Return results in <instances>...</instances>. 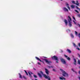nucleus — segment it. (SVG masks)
I'll return each mask as SVG.
<instances>
[{
    "instance_id": "11",
    "label": "nucleus",
    "mask_w": 80,
    "mask_h": 80,
    "mask_svg": "<svg viewBox=\"0 0 80 80\" xmlns=\"http://www.w3.org/2000/svg\"><path fill=\"white\" fill-rule=\"evenodd\" d=\"M63 10H64V11H65V12H68V9H67V8H63Z\"/></svg>"
},
{
    "instance_id": "2",
    "label": "nucleus",
    "mask_w": 80,
    "mask_h": 80,
    "mask_svg": "<svg viewBox=\"0 0 80 80\" xmlns=\"http://www.w3.org/2000/svg\"><path fill=\"white\" fill-rule=\"evenodd\" d=\"M60 70L62 72V75L64 76V77H68V74L66 73L63 69H60Z\"/></svg>"
},
{
    "instance_id": "24",
    "label": "nucleus",
    "mask_w": 80,
    "mask_h": 80,
    "mask_svg": "<svg viewBox=\"0 0 80 80\" xmlns=\"http://www.w3.org/2000/svg\"><path fill=\"white\" fill-rule=\"evenodd\" d=\"M34 77H35V78H37V75H34Z\"/></svg>"
},
{
    "instance_id": "14",
    "label": "nucleus",
    "mask_w": 80,
    "mask_h": 80,
    "mask_svg": "<svg viewBox=\"0 0 80 80\" xmlns=\"http://www.w3.org/2000/svg\"><path fill=\"white\" fill-rule=\"evenodd\" d=\"M59 79H60V80H65V78L63 77H60Z\"/></svg>"
},
{
    "instance_id": "21",
    "label": "nucleus",
    "mask_w": 80,
    "mask_h": 80,
    "mask_svg": "<svg viewBox=\"0 0 80 80\" xmlns=\"http://www.w3.org/2000/svg\"><path fill=\"white\" fill-rule=\"evenodd\" d=\"M78 64H79V65H80V60H78Z\"/></svg>"
},
{
    "instance_id": "20",
    "label": "nucleus",
    "mask_w": 80,
    "mask_h": 80,
    "mask_svg": "<svg viewBox=\"0 0 80 80\" xmlns=\"http://www.w3.org/2000/svg\"><path fill=\"white\" fill-rule=\"evenodd\" d=\"M19 75L20 78H22V75H21V74L19 73Z\"/></svg>"
},
{
    "instance_id": "10",
    "label": "nucleus",
    "mask_w": 80,
    "mask_h": 80,
    "mask_svg": "<svg viewBox=\"0 0 80 80\" xmlns=\"http://www.w3.org/2000/svg\"><path fill=\"white\" fill-rule=\"evenodd\" d=\"M45 60L46 62V63H51V61H48L47 59H45Z\"/></svg>"
},
{
    "instance_id": "5",
    "label": "nucleus",
    "mask_w": 80,
    "mask_h": 80,
    "mask_svg": "<svg viewBox=\"0 0 80 80\" xmlns=\"http://www.w3.org/2000/svg\"><path fill=\"white\" fill-rule=\"evenodd\" d=\"M72 18L73 19V21L74 22V24H77V21H76L75 18L74 16H72Z\"/></svg>"
},
{
    "instance_id": "1",
    "label": "nucleus",
    "mask_w": 80,
    "mask_h": 80,
    "mask_svg": "<svg viewBox=\"0 0 80 80\" xmlns=\"http://www.w3.org/2000/svg\"><path fill=\"white\" fill-rule=\"evenodd\" d=\"M40 73H38V75L39 76V77L40 78H41L42 77V75H43L44 77L45 78H46V79H48V80H51V78H50V77L49 76H47L45 74H43V72L42 71H40ZM42 74L41 75V74Z\"/></svg>"
},
{
    "instance_id": "29",
    "label": "nucleus",
    "mask_w": 80,
    "mask_h": 80,
    "mask_svg": "<svg viewBox=\"0 0 80 80\" xmlns=\"http://www.w3.org/2000/svg\"><path fill=\"white\" fill-rule=\"evenodd\" d=\"M25 71L26 75H28V73H27V72H26V71Z\"/></svg>"
},
{
    "instance_id": "4",
    "label": "nucleus",
    "mask_w": 80,
    "mask_h": 80,
    "mask_svg": "<svg viewBox=\"0 0 80 80\" xmlns=\"http://www.w3.org/2000/svg\"><path fill=\"white\" fill-rule=\"evenodd\" d=\"M52 59H53L54 60H57V61L56 62L57 63H58V58L57 57V56H54L53 57H52Z\"/></svg>"
},
{
    "instance_id": "28",
    "label": "nucleus",
    "mask_w": 80,
    "mask_h": 80,
    "mask_svg": "<svg viewBox=\"0 0 80 80\" xmlns=\"http://www.w3.org/2000/svg\"><path fill=\"white\" fill-rule=\"evenodd\" d=\"M48 68H53V66H51V67H48Z\"/></svg>"
},
{
    "instance_id": "39",
    "label": "nucleus",
    "mask_w": 80,
    "mask_h": 80,
    "mask_svg": "<svg viewBox=\"0 0 80 80\" xmlns=\"http://www.w3.org/2000/svg\"><path fill=\"white\" fill-rule=\"evenodd\" d=\"M78 46H79V47H80V43H79L78 44Z\"/></svg>"
},
{
    "instance_id": "38",
    "label": "nucleus",
    "mask_w": 80,
    "mask_h": 80,
    "mask_svg": "<svg viewBox=\"0 0 80 80\" xmlns=\"http://www.w3.org/2000/svg\"><path fill=\"white\" fill-rule=\"evenodd\" d=\"M76 8L78 10L79 9V8L77 7H76Z\"/></svg>"
},
{
    "instance_id": "17",
    "label": "nucleus",
    "mask_w": 80,
    "mask_h": 80,
    "mask_svg": "<svg viewBox=\"0 0 80 80\" xmlns=\"http://www.w3.org/2000/svg\"><path fill=\"white\" fill-rule=\"evenodd\" d=\"M36 58L37 60H38L39 61H40L41 62H42V60H41L40 59L38 58H37V57H36Z\"/></svg>"
},
{
    "instance_id": "44",
    "label": "nucleus",
    "mask_w": 80,
    "mask_h": 80,
    "mask_svg": "<svg viewBox=\"0 0 80 80\" xmlns=\"http://www.w3.org/2000/svg\"><path fill=\"white\" fill-rule=\"evenodd\" d=\"M61 52H63V51H61Z\"/></svg>"
},
{
    "instance_id": "25",
    "label": "nucleus",
    "mask_w": 80,
    "mask_h": 80,
    "mask_svg": "<svg viewBox=\"0 0 80 80\" xmlns=\"http://www.w3.org/2000/svg\"><path fill=\"white\" fill-rule=\"evenodd\" d=\"M77 25L78 26V27H80V24L79 23H78L77 24Z\"/></svg>"
},
{
    "instance_id": "46",
    "label": "nucleus",
    "mask_w": 80,
    "mask_h": 80,
    "mask_svg": "<svg viewBox=\"0 0 80 80\" xmlns=\"http://www.w3.org/2000/svg\"><path fill=\"white\" fill-rule=\"evenodd\" d=\"M35 80H37L36 79H35Z\"/></svg>"
},
{
    "instance_id": "22",
    "label": "nucleus",
    "mask_w": 80,
    "mask_h": 80,
    "mask_svg": "<svg viewBox=\"0 0 80 80\" xmlns=\"http://www.w3.org/2000/svg\"><path fill=\"white\" fill-rule=\"evenodd\" d=\"M75 34L77 35H77H78V33L77 32L75 31Z\"/></svg>"
},
{
    "instance_id": "12",
    "label": "nucleus",
    "mask_w": 80,
    "mask_h": 80,
    "mask_svg": "<svg viewBox=\"0 0 80 80\" xmlns=\"http://www.w3.org/2000/svg\"><path fill=\"white\" fill-rule=\"evenodd\" d=\"M64 22H65V23L66 24V25H67L68 23V22H67V20L66 19H65Z\"/></svg>"
},
{
    "instance_id": "6",
    "label": "nucleus",
    "mask_w": 80,
    "mask_h": 80,
    "mask_svg": "<svg viewBox=\"0 0 80 80\" xmlns=\"http://www.w3.org/2000/svg\"><path fill=\"white\" fill-rule=\"evenodd\" d=\"M72 3H73V4H76L77 5H79V3H78V1H76V3H75L74 1H72Z\"/></svg>"
},
{
    "instance_id": "27",
    "label": "nucleus",
    "mask_w": 80,
    "mask_h": 80,
    "mask_svg": "<svg viewBox=\"0 0 80 80\" xmlns=\"http://www.w3.org/2000/svg\"><path fill=\"white\" fill-rule=\"evenodd\" d=\"M52 71H53V72H56V70H55V69H53Z\"/></svg>"
},
{
    "instance_id": "23",
    "label": "nucleus",
    "mask_w": 80,
    "mask_h": 80,
    "mask_svg": "<svg viewBox=\"0 0 80 80\" xmlns=\"http://www.w3.org/2000/svg\"><path fill=\"white\" fill-rule=\"evenodd\" d=\"M67 59L68 60H71L70 58L68 57L67 58Z\"/></svg>"
},
{
    "instance_id": "3",
    "label": "nucleus",
    "mask_w": 80,
    "mask_h": 80,
    "mask_svg": "<svg viewBox=\"0 0 80 80\" xmlns=\"http://www.w3.org/2000/svg\"><path fill=\"white\" fill-rule=\"evenodd\" d=\"M68 20L69 22V26L71 27V26H72V24H71L72 23V18H71L70 16H68Z\"/></svg>"
},
{
    "instance_id": "37",
    "label": "nucleus",
    "mask_w": 80,
    "mask_h": 80,
    "mask_svg": "<svg viewBox=\"0 0 80 80\" xmlns=\"http://www.w3.org/2000/svg\"><path fill=\"white\" fill-rule=\"evenodd\" d=\"M77 49L78 50H80V48H77Z\"/></svg>"
},
{
    "instance_id": "33",
    "label": "nucleus",
    "mask_w": 80,
    "mask_h": 80,
    "mask_svg": "<svg viewBox=\"0 0 80 80\" xmlns=\"http://www.w3.org/2000/svg\"><path fill=\"white\" fill-rule=\"evenodd\" d=\"M64 56L65 57H66V58H67V57H68L67 56L64 55Z\"/></svg>"
},
{
    "instance_id": "16",
    "label": "nucleus",
    "mask_w": 80,
    "mask_h": 80,
    "mask_svg": "<svg viewBox=\"0 0 80 80\" xmlns=\"http://www.w3.org/2000/svg\"><path fill=\"white\" fill-rule=\"evenodd\" d=\"M70 35L72 38H73L74 37V36H73V35L72 34H71Z\"/></svg>"
},
{
    "instance_id": "31",
    "label": "nucleus",
    "mask_w": 80,
    "mask_h": 80,
    "mask_svg": "<svg viewBox=\"0 0 80 80\" xmlns=\"http://www.w3.org/2000/svg\"><path fill=\"white\" fill-rule=\"evenodd\" d=\"M23 78H25V79H27V78H26V77H25V76H23Z\"/></svg>"
},
{
    "instance_id": "36",
    "label": "nucleus",
    "mask_w": 80,
    "mask_h": 80,
    "mask_svg": "<svg viewBox=\"0 0 80 80\" xmlns=\"http://www.w3.org/2000/svg\"><path fill=\"white\" fill-rule=\"evenodd\" d=\"M78 57L80 58V55L79 54H78Z\"/></svg>"
},
{
    "instance_id": "30",
    "label": "nucleus",
    "mask_w": 80,
    "mask_h": 80,
    "mask_svg": "<svg viewBox=\"0 0 80 80\" xmlns=\"http://www.w3.org/2000/svg\"><path fill=\"white\" fill-rule=\"evenodd\" d=\"M78 16L79 17H80V14H78Z\"/></svg>"
},
{
    "instance_id": "34",
    "label": "nucleus",
    "mask_w": 80,
    "mask_h": 80,
    "mask_svg": "<svg viewBox=\"0 0 80 80\" xmlns=\"http://www.w3.org/2000/svg\"><path fill=\"white\" fill-rule=\"evenodd\" d=\"M78 37L80 38V33L78 34Z\"/></svg>"
},
{
    "instance_id": "7",
    "label": "nucleus",
    "mask_w": 80,
    "mask_h": 80,
    "mask_svg": "<svg viewBox=\"0 0 80 80\" xmlns=\"http://www.w3.org/2000/svg\"><path fill=\"white\" fill-rule=\"evenodd\" d=\"M45 72L46 73V74H47V75H49V71L48 70V69L45 68Z\"/></svg>"
},
{
    "instance_id": "45",
    "label": "nucleus",
    "mask_w": 80,
    "mask_h": 80,
    "mask_svg": "<svg viewBox=\"0 0 80 80\" xmlns=\"http://www.w3.org/2000/svg\"><path fill=\"white\" fill-rule=\"evenodd\" d=\"M79 69H80V66L79 67Z\"/></svg>"
},
{
    "instance_id": "19",
    "label": "nucleus",
    "mask_w": 80,
    "mask_h": 80,
    "mask_svg": "<svg viewBox=\"0 0 80 80\" xmlns=\"http://www.w3.org/2000/svg\"><path fill=\"white\" fill-rule=\"evenodd\" d=\"M67 51H68V52L69 53H71V51H70V50L68 49L67 50Z\"/></svg>"
},
{
    "instance_id": "13",
    "label": "nucleus",
    "mask_w": 80,
    "mask_h": 80,
    "mask_svg": "<svg viewBox=\"0 0 80 80\" xmlns=\"http://www.w3.org/2000/svg\"><path fill=\"white\" fill-rule=\"evenodd\" d=\"M66 5H67L68 9H69V10H70V8L68 6V3H66Z\"/></svg>"
},
{
    "instance_id": "40",
    "label": "nucleus",
    "mask_w": 80,
    "mask_h": 80,
    "mask_svg": "<svg viewBox=\"0 0 80 80\" xmlns=\"http://www.w3.org/2000/svg\"><path fill=\"white\" fill-rule=\"evenodd\" d=\"M68 31H69L70 32V30L68 29V30H67V32H68Z\"/></svg>"
},
{
    "instance_id": "9",
    "label": "nucleus",
    "mask_w": 80,
    "mask_h": 80,
    "mask_svg": "<svg viewBox=\"0 0 80 80\" xmlns=\"http://www.w3.org/2000/svg\"><path fill=\"white\" fill-rule=\"evenodd\" d=\"M61 62H62V63H63L64 64H65L66 63V62H65V61L63 59H61Z\"/></svg>"
},
{
    "instance_id": "43",
    "label": "nucleus",
    "mask_w": 80,
    "mask_h": 80,
    "mask_svg": "<svg viewBox=\"0 0 80 80\" xmlns=\"http://www.w3.org/2000/svg\"><path fill=\"white\" fill-rule=\"evenodd\" d=\"M79 73L80 74V71H79Z\"/></svg>"
},
{
    "instance_id": "15",
    "label": "nucleus",
    "mask_w": 80,
    "mask_h": 80,
    "mask_svg": "<svg viewBox=\"0 0 80 80\" xmlns=\"http://www.w3.org/2000/svg\"><path fill=\"white\" fill-rule=\"evenodd\" d=\"M71 8H75V6L73 5H72L71 6Z\"/></svg>"
},
{
    "instance_id": "18",
    "label": "nucleus",
    "mask_w": 80,
    "mask_h": 80,
    "mask_svg": "<svg viewBox=\"0 0 80 80\" xmlns=\"http://www.w3.org/2000/svg\"><path fill=\"white\" fill-rule=\"evenodd\" d=\"M28 73L29 74V75H30V77H31V75L32 74V73L30 72H28Z\"/></svg>"
},
{
    "instance_id": "8",
    "label": "nucleus",
    "mask_w": 80,
    "mask_h": 80,
    "mask_svg": "<svg viewBox=\"0 0 80 80\" xmlns=\"http://www.w3.org/2000/svg\"><path fill=\"white\" fill-rule=\"evenodd\" d=\"M73 64L74 65H77V60H76V59L75 58H74L73 59Z\"/></svg>"
},
{
    "instance_id": "42",
    "label": "nucleus",
    "mask_w": 80,
    "mask_h": 80,
    "mask_svg": "<svg viewBox=\"0 0 80 80\" xmlns=\"http://www.w3.org/2000/svg\"><path fill=\"white\" fill-rule=\"evenodd\" d=\"M78 78H79V80H80V77H79Z\"/></svg>"
},
{
    "instance_id": "32",
    "label": "nucleus",
    "mask_w": 80,
    "mask_h": 80,
    "mask_svg": "<svg viewBox=\"0 0 80 80\" xmlns=\"http://www.w3.org/2000/svg\"><path fill=\"white\" fill-rule=\"evenodd\" d=\"M73 45L74 47H76V45H75V43H73Z\"/></svg>"
},
{
    "instance_id": "26",
    "label": "nucleus",
    "mask_w": 80,
    "mask_h": 80,
    "mask_svg": "<svg viewBox=\"0 0 80 80\" xmlns=\"http://www.w3.org/2000/svg\"><path fill=\"white\" fill-rule=\"evenodd\" d=\"M72 71L73 72H76V73H77V72H76L74 70V69H72Z\"/></svg>"
},
{
    "instance_id": "41",
    "label": "nucleus",
    "mask_w": 80,
    "mask_h": 80,
    "mask_svg": "<svg viewBox=\"0 0 80 80\" xmlns=\"http://www.w3.org/2000/svg\"><path fill=\"white\" fill-rule=\"evenodd\" d=\"M38 65H41V64L40 63V62H38Z\"/></svg>"
},
{
    "instance_id": "35",
    "label": "nucleus",
    "mask_w": 80,
    "mask_h": 80,
    "mask_svg": "<svg viewBox=\"0 0 80 80\" xmlns=\"http://www.w3.org/2000/svg\"><path fill=\"white\" fill-rule=\"evenodd\" d=\"M75 12H77V13H79L78 11H77V10H75Z\"/></svg>"
}]
</instances>
